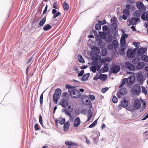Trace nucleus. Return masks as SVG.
<instances>
[{
    "label": "nucleus",
    "mask_w": 148,
    "mask_h": 148,
    "mask_svg": "<svg viewBox=\"0 0 148 148\" xmlns=\"http://www.w3.org/2000/svg\"><path fill=\"white\" fill-rule=\"evenodd\" d=\"M141 18L143 21H146L148 22V11L143 12L141 16Z\"/></svg>",
    "instance_id": "13"
},
{
    "label": "nucleus",
    "mask_w": 148,
    "mask_h": 148,
    "mask_svg": "<svg viewBox=\"0 0 148 148\" xmlns=\"http://www.w3.org/2000/svg\"><path fill=\"white\" fill-rule=\"evenodd\" d=\"M144 12L140 10H136L134 12V16L136 17H139L140 16L141 14Z\"/></svg>",
    "instance_id": "25"
},
{
    "label": "nucleus",
    "mask_w": 148,
    "mask_h": 148,
    "mask_svg": "<svg viewBox=\"0 0 148 148\" xmlns=\"http://www.w3.org/2000/svg\"><path fill=\"white\" fill-rule=\"evenodd\" d=\"M90 73H87L84 74L82 77L81 78V80L82 81H85L87 80L88 77L90 76Z\"/></svg>",
    "instance_id": "22"
},
{
    "label": "nucleus",
    "mask_w": 148,
    "mask_h": 148,
    "mask_svg": "<svg viewBox=\"0 0 148 148\" xmlns=\"http://www.w3.org/2000/svg\"><path fill=\"white\" fill-rule=\"evenodd\" d=\"M86 105H89L91 103L89 99H86L85 101V103H84Z\"/></svg>",
    "instance_id": "53"
},
{
    "label": "nucleus",
    "mask_w": 148,
    "mask_h": 148,
    "mask_svg": "<svg viewBox=\"0 0 148 148\" xmlns=\"http://www.w3.org/2000/svg\"><path fill=\"white\" fill-rule=\"evenodd\" d=\"M107 78V75L105 74L100 75V79L102 81L105 80Z\"/></svg>",
    "instance_id": "29"
},
{
    "label": "nucleus",
    "mask_w": 148,
    "mask_h": 148,
    "mask_svg": "<svg viewBox=\"0 0 148 148\" xmlns=\"http://www.w3.org/2000/svg\"><path fill=\"white\" fill-rule=\"evenodd\" d=\"M120 70V66L116 65L112 66L111 69V73H116L119 72Z\"/></svg>",
    "instance_id": "7"
},
{
    "label": "nucleus",
    "mask_w": 148,
    "mask_h": 148,
    "mask_svg": "<svg viewBox=\"0 0 148 148\" xmlns=\"http://www.w3.org/2000/svg\"><path fill=\"white\" fill-rule=\"evenodd\" d=\"M128 105V101L126 99H124L123 101H121V105L122 106L123 108L127 107Z\"/></svg>",
    "instance_id": "20"
},
{
    "label": "nucleus",
    "mask_w": 148,
    "mask_h": 148,
    "mask_svg": "<svg viewBox=\"0 0 148 148\" xmlns=\"http://www.w3.org/2000/svg\"><path fill=\"white\" fill-rule=\"evenodd\" d=\"M133 44L135 47L137 48H138L139 47L138 46L140 45L139 42H133Z\"/></svg>",
    "instance_id": "52"
},
{
    "label": "nucleus",
    "mask_w": 148,
    "mask_h": 148,
    "mask_svg": "<svg viewBox=\"0 0 148 148\" xmlns=\"http://www.w3.org/2000/svg\"><path fill=\"white\" fill-rule=\"evenodd\" d=\"M89 95L90 98L92 101H93L95 100V97L94 95Z\"/></svg>",
    "instance_id": "59"
},
{
    "label": "nucleus",
    "mask_w": 148,
    "mask_h": 148,
    "mask_svg": "<svg viewBox=\"0 0 148 148\" xmlns=\"http://www.w3.org/2000/svg\"><path fill=\"white\" fill-rule=\"evenodd\" d=\"M52 28V27L50 24H47L44 26L43 29L44 31H47L50 29Z\"/></svg>",
    "instance_id": "26"
},
{
    "label": "nucleus",
    "mask_w": 148,
    "mask_h": 148,
    "mask_svg": "<svg viewBox=\"0 0 148 148\" xmlns=\"http://www.w3.org/2000/svg\"><path fill=\"white\" fill-rule=\"evenodd\" d=\"M97 121L98 119L95 120L92 123L88 126V127L91 128L94 127L97 125Z\"/></svg>",
    "instance_id": "34"
},
{
    "label": "nucleus",
    "mask_w": 148,
    "mask_h": 148,
    "mask_svg": "<svg viewBox=\"0 0 148 148\" xmlns=\"http://www.w3.org/2000/svg\"><path fill=\"white\" fill-rule=\"evenodd\" d=\"M102 29L104 32H108L109 31V29L107 25H104L103 26Z\"/></svg>",
    "instance_id": "35"
},
{
    "label": "nucleus",
    "mask_w": 148,
    "mask_h": 148,
    "mask_svg": "<svg viewBox=\"0 0 148 148\" xmlns=\"http://www.w3.org/2000/svg\"><path fill=\"white\" fill-rule=\"evenodd\" d=\"M139 61V59L138 58H134L132 61V63L134 64H137Z\"/></svg>",
    "instance_id": "41"
},
{
    "label": "nucleus",
    "mask_w": 148,
    "mask_h": 148,
    "mask_svg": "<svg viewBox=\"0 0 148 148\" xmlns=\"http://www.w3.org/2000/svg\"><path fill=\"white\" fill-rule=\"evenodd\" d=\"M99 78L100 79V75L98 73H97L95 76L94 77L93 79L95 80H97Z\"/></svg>",
    "instance_id": "48"
},
{
    "label": "nucleus",
    "mask_w": 148,
    "mask_h": 148,
    "mask_svg": "<svg viewBox=\"0 0 148 148\" xmlns=\"http://www.w3.org/2000/svg\"><path fill=\"white\" fill-rule=\"evenodd\" d=\"M125 66L126 68L130 71H133L135 69V66L129 62H126L125 63Z\"/></svg>",
    "instance_id": "8"
},
{
    "label": "nucleus",
    "mask_w": 148,
    "mask_h": 148,
    "mask_svg": "<svg viewBox=\"0 0 148 148\" xmlns=\"http://www.w3.org/2000/svg\"><path fill=\"white\" fill-rule=\"evenodd\" d=\"M69 123L68 121H67L64 123L63 126V129L64 131H66L68 129L69 126Z\"/></svg>",
    "instance_id": "28"
},
{
    "label": "nucleus",
    "mask_w": 148,
    "mask_h": 148,
    "mask_svg": "<svg viewBox=\"0 0 148 148\" xmlns=\"http://www.w3.org/2000/svg\"><path fill=\"white\" fill-rule=\"evenodd\" d=\"M45 91H44L41 94L40 97V102L41 105H42L43 103V93Z\"/></svg>",
    "instance_id": "40"
},
{
    "label": "nucleus",
    "mask_w": 148,
    "mask_h": 148,
    "mask_svg": "<svg viewBox=\"0 0 148 148\" xmlns=\"http://www.w3.org/2000/svg\"><path fill=\"white\" fill-rule=\"evenodd\" d=\"M46 16H45L40 20L38 25L37 26V27H41L46 22Z\"/></svg>",
    "instance_id": "15"
},
{
    "label": "nucleus",
    "mask_w": 148,
    "mask_h": 148,
    "mask_svg": "<svg viewBox=\"0 0 148 148\" xmlns=\"http://www.w3.org/2000/svg\"><path fill=\"white\" fill-rule=\"evenodd\" d=\"M142 88V92L145 95L147 94V90L143 86H141Z\"/></svg>",
    "instance_id": "50"
},
{
    "label": "nucleus",
    "mask_w": 148,
    "mask_h": 148,
    "mask_svg": "<svg viewBox=\"0 0 148 148\" xmlns=\"http://www.w3.org/2000/svg\"><path fill=\"white\" fill-rule=\"evenodd\" d=\"M90 108L88 109V114H92V110H91V108L92 107V106L91 104H90Z\"/></svg>",
    "instance_id": "56"
},
{
    "label": "nucleus",
    "mask_w": 148,
    "mask_h": 148,
    "mask_svg": "<svg viewBox=\"0 0 148 148\" xmlns=\"http://www.w3.org/2000/svg\"><path fill=\"white\" fill-rule=\"evenodd\" d=\"M146 51L145 49L143 47L139 48L136 52V54L138 56H141L144 54Z\"/></svg>",
    "instance_id": "12"
},
{
    "label": "nucleus",
    "mask_w": 148,
    "mask_h": 148,
    "mask_svg": "<svg viewBox=\"0 0 148 148\" xmlns=\"http://www.w3.org/2000/svg\"><path fill=\"white\" fill-rule=\"evenodd\" d=\"M59 123L60 124L63 125L65 123V118H61L59 120Z\"/></svg>",
    "instance_id": "42"
},
{
    "label": "nucleus",
    "mask_w": 148,
    "mask_h": 148,
    "mask_svg": "<svg viewBox=\"0 0 148 148\" xmlns=\"http://www.w3.org/2000/svg\"><path fill=\"white\" fill-rule=\"evenodd\" d=\"M119 93L121 95H125L127 93L126 88H122L119 90Z\"/></svg>",
    "instance_id": "23"
},
{
    "label": "nucleus",
    "mask_w": 148,
    "mask_h": 148,
    "mask_svg": "<svg viewBox=\"0 0 148 148\" xmlns=\"http://www.w3.org/2000/svg\"><path fill=\"white\" fill-rule=\"evenodd\" d=\"M81 123V121L79 117H77L74 121L73 126L75 127H78Z\"/></svg>",
    "instance_id": "14"
},
{
    "label": "nucleus",
    "mask_w": 148,
    "mask_h": 148,
    "mask_svg": "<svg viewBox=\"0 0 148 148\" xmlns=\"http://www.w3.org/2000/svg\"><path fill=\"white\" fill-rule=\"evenodd\" d=\"M47 8H48V5L47 4L45 6V8L44 10L43 11V15L45 14L46 13Z\"/></svg>",
    "instance_id": "60"
},
{
    "label": "nucleus",
    "mask_w": 148,
    "mask_h": 148,
    "mask_svg": "<svg viewBox=\"0 0 148 148\" xmlns=\"http://www.w3.org/2000/svg\"><path fill=\"white\" fill-rule=\"evenodd\" d=\"M134 107L136 109H139L141 106V105L138 99H135L134 101Z\"/></svg>",
    "instance_id": "9"
},
{
    "label": "nucleus",
    "mask_w": 148,
    "mask_h": 148,
    "mask_svg": "<svg viewBox=\"0 0 148 148\" xmlns=\"http://www.w3.org/2000/svg\"><path fill=\"white\" fill-rule=\"evenodd\" d=\"M98 41L97 45L100 48H103L106 46V43L102 41V39L100 38L96 40Z\"/></svg>",
    "instance_id": "10"
},
{
    "label": "nucleus",
    "mask_w": 148,
    "mask_h": 148,
    "mask_svg": "<svg viewBox=\"0 0 148 148\" xmlns=\"http://www.w3.org/2000/svg\"><path fill=\"white\" fill-rule=\"evenodd\" d=\"M34 129L36 131H37L39 130L38 123H36L35 124L34 126Z\"/></svg>",
    "instance_id": "62"
},
{
    "label": "nucleus",
    "mask_w": 148,
    "mask_h": 148,
    "mask_svg": "<svg viewBox=\"0 0 148 148\" xmlns=\"http://www.w3.org/2000/svg\"><path fill=\"white\" fill-rule=\"evenodd\" d=\"M142 60L146 62H148V56L145 55H143L141 57Z\"/></svg>",
    "instance_id": "33"
},
{
    "label": "nucleus",
    "mask_w": 148,
    "mask_h": 148,
    "mask_svg": "<svg viewBox=\"0 0 148 148\" xmlns=\"http://www.w3.org/2000/svg\"><path fill=\"white\" fill-rule=\"evenodd\" d=\"M60 14V12L58 11L54 14V15L52 17V18L54 19Z\"/></svg>",
    "instance_id": "46"
},
{
    "label": "nucleus",
    "mask_w": 148,
    "mask_h": 148,
    "mask_svg": "<svg viewBox=\"0 0 148 148\" xmlns=\"http://www.w3.org/2000/svg\"><path fill=\"white\" fill-rule=\"evenodd\" d=\"M140 20V18L137 17L132 18L130 20V18L127 19V22L129 23L128 26L130 25L131 24L133 25H136L137 22L139 21Z\"/></svg>",
    "instance_id": "4"
},
{
    "label": "nucleus",
    "mask_w": 148,
    "mask_h": 148,
    "mask_svg": "<svg viewBox=\"0 0 148 148\" xmlns=\"http://www.w3.org/2000/svg\"><path fill=\"white\" fill-rule=\"evenodd\" d=\"M92 33L95 36V38L96 40H97L100 38L97 32L96 31L93 29H92V30L90 31V34H92Z\"/></svg>",
    "instance_id": "24"
},
{
    "label": "nucleus",
    "mask_w": 148,
    "mask_h": 148,
    "mask_svg": "<svg viewBox=\"0 0 148 148\" xmlns=\"http://www.w3.org/2000/svg\"><path fill=\"white\" fill-rule=\"evenodd\" d=\"M108 64H105L104 65V67L101 68L100 70L101 72L102 73H105L107 72L108 70Z\"/></svg>",
    "instance_id": "21"
},
{
    "label": "nucleus",
    "mask_w": 148,
    "mask_h": 148,
    "mask_svg": "<svg viewBox=\"0 0 148 148\" xmlns=\"http://www.w3.org/2000/svg\"><path fill=\"white\" fill-rule=\"evenodd\" d=\"M99 36H100V38L103 39H105V38L106 37V35L103 32H99Z\"/></svg>",
    "instance_id": "36"
},
{
    "label": "nucleus",
    "mask_w": 148,
    "mask_h": 148,
    "mask_svg": "<svg viewBox=\"0 0 148 148\" xmlns=\"http://www.w3.org/2000/svg\"><path fill=\"white\" fill-rule=\"evenodd\" d=\"M123 14L126 15H128L129 14V11L128 9L125 8L123 10Z\"/></svg>",
    "instance_id": "39"
},
{
    "label": "nucleus",
    "mask_w": 148,
    "mask_h": 148,
    "mask_svg": "<svg viewBox=\"0 0 148 148\" xmlns=\"http://www.w3.org/2000/svg\"><path fill=\"white\" fill-rule=\"evenodd\" d=\"M137 79L140 84L142 85L143 82V76L142 74L140 73L138 74Z\"/></svg>",
    "instance_id": "19"
},
{
    "label": "nucleus",
    "mask_w": 148,
    "mask_h": 148,
    "mask_svg": "<svg viewBox=\"0 0 148 148\" xmlns=\"http://www.w3.org/2000/svg\"><path fill=\"white\" fill-rule=\"evenodd\" d=\"M108 48L109 49H112L114 48L112 44H110L108 45Z\"/></svg>",
    "instance_id": "63"
},
{
    "label": "nucleus",
    "mask_w": 148,
    "mask_h": 148,
    "mask_svg": "<svg viewBox=\"0 0 148 148\" xmlns=\"http://www.w3.org/2000/svg\"><path fill=\"white\" fill-rule=\"evenodd\" d=\"M112 39V36L110 34H109L108 35V37L106 38L107 42H110Z\"/></svg>",
    "instance_id": "32"
},
{
    "label": "nucleus",
    "mask_w": 148,
    "mask_h": 148,
    "mask_svg": "<svg viewBox=\"0 0 148 148\" xmlns=\"http://www.w3.org/2000/svg\"><path fill=\"white\" fill-rule=\"evenodd\" d=\"M136 6L139 10L142 11H145V8L142 2H139L138 1L136 3Z\"/></svg>",
    "instance_id": "6"
},
{
    "label": "nucleus",
    "mask_w": 148,
    "mask_h": 148,
    "mask_svg": "<svg viewBox=\"0 0 148 148\" xmlns=\"http://www.w3.org/2000/svg\"><path fill=\"white\" fill-rule=\"evenodd\" d=\"M38 20H34L32 22V24L33 25H34V26L36 25L38 22Z\"/></svg>",
    "instance_id": "61"
},
{
    "label": "nucleus",
    "mask_w": 148,
    "mask_h": 148,
    "mask_svg": "<svg viewBox=\"0 0 148 148\" xmlns=\"http://www.w3.org/2000/svg\"><path fill=\"white\" fill-rule=\"evenodd\" d=\"M84 73V70H82L78 74V77H80L82 76Z\"/></svg>",
    "instance_id": "55"
},
{
    "label": "nucleus",
    "mask_w": 148,
    "mask_h": 148,
    "mask_svg": "<svg viewBox=\"0 0 148 148\" xmlns=\"http://www.w3.org/2000/svg\"><path fill=\"white\" fill-rule=\"evenodd\" d=\"M145 27L147 28V34H148V22L145 23L144 24Z\"/></svg>",
    "instance_id": "64"
},
{
    "label": "nucleus",
    "mask_w": 148,
    "mask_h": 148,
    "mask_svg": "<svg viewBox=\"0 0 148 148\" xmlns=\"http://www.w3.org/2000/svg\"><path fill=\"white\" fill-rule=\"evenodd\" d=\"M65 144L67 145L70 146L74 144V143L71 141H67L65 142Z\"/></svg>",
    "instance_id": "44"
},
{
    "label": "nucleus",
    "mask_w": 148,
    "mask_h": 148,
    "mask_svg": "<svg viewBox=\"0 0 148 148\" xmlns=\"http://www.w3.org/2000/svg\"><path fill=\"white\" fill-rule=\"evenodd\" d=\"M135 55V52L130 49H129L127 51V55L130 58H133Z\"/></svg>",
    "instance_id": "11"
},
{
    "label": "nucleus",
    "mask_w": 148,
    "mask_h": 148,
    "mask_svg": "<svg viewBox=\"0 0 148 148\" xmlns=\"http://www.w3.org/2000/svg\"><path fill=\"white\" fill-rule=\"evenodd\" d=\"M64 112L66 114L69 116L70 118L71 117V114L70 113V112H69L67 110H64Z\"/></svg>",
    "instance_id": "57"
},
{
    "label": "nucleus",
    "mask_w": 148,
    "mask_h": 148,
    "mask_svg": "<svg viewBox=\"0 0 148 148\" xmlns=\"http://www.w3.org/2000/svg\"><path fill=\"white\" fill-rule=\"evenodd\" d=\"M116 19L115 16H113L112 18L110 20L111 22H113V23L111 25L112 26L111 28L112 29L113 28V29L115 31H118V29H117V25L116 23Z\"/></svg>",
    "instance_id": "5"
},
{
    "label": "nucleus",
    "mask_w": 148,
    "mask_h": 148,
    "mask_svg": "<svg viewBox=\"0 0 148 148\" xmlns=\"http://www.w3.org/2000/svg\"><path fill=\"white\" fill-rule=\"evenodd\" d=\"M60 103L62 107L64 108L66 107L68 105V101L64 99H62L61 102H60Z\"/></svg>",
    "instance_id": "17"
},
{
    "label": "nucleus",
    "mask_w": 148,
    "mask_h": 148,
    "mask_svg": "<svg viewBox=\"0 0 148 148\" xmlns=\"http://www.w3.org/2000/svg\"><path fill=\"white\" fill-rule=\"evenodd\" d=\"M112 101L114 103H116L118 102V99L114 95L113 96V97Z\"/></svg>",
    "instance_id": "47"
},
{
    "label": "nucleus",
    "mask_w": 148,
    "mask_h": 148,
    "mask_svg": "<svg viewBox=\"0 0 148 148\" xmlns=\"http://www.w3.org/2000/svg\"><path fill=\"white\" fill-rule=\"evenodd\" d=\"M79 61L82 64L84 63L85 62L82 56L80 55H79L77 56Z\"/></svg>",
    "instance_id": "27"
},
{
    "label": "nucleus",
    "mask_w": 148,
    "mask_h": 148,
    "mask_svg": "<svg viewBox=\"0 0 148 148\" xmlns=\"http://www.w3.org/2000/svg\"><path fill=\"white\" fill-rule=\"evenodd\" d=\"M107 52V50L106 49H103L101 51V55L103 56H105L106 55Z\"/></svg>",
    "instance_id": "45"
},
{
    "label": "nucleus",
    "mask_w": 148,
    "mask_h": 148,
    "mask_svg": "<svg viewBox=\"0 0 148 148\" xmlns=\"http://www.w3.org/2000/svg\"><path fill=\"white\" fill-rule=\"evenodd\" d=\"M53 8L55 9H58V3L57 1H56L53 2Z\"/></svg>",
    "instance_id": "51"
},
{
    "label": "nucleus",
    "mask_w": 148,
    "mask_h": 148,
    "mask_svg": "<svg viewBox=\"0 0 148 148\" xmlns=\"http://www.w3.org/2000/svg\"><path fill=\"white\" fill-rule=\"evenodd\" d=\"M101 24L100 23H97L96 24L95 26V29L97 30H99L101 29Z\"/></svg>",
    "instance_id": "37"
},
{
    "label": "nucleus",
    "mask_w": 148,
    "mask_h": 148,
    "mask_svg": "<svg viewBox=\"0 0 148 148\" xmlns=\"http://www.w3.org/2000/svg\"><path fill=\"white\" fill-rule=\"evenodd\" d=\"M61 94V90L59 88H57L53 95V100L54 103L57 104L58 102V99L59 98Z\"/></svg>",
    "instance_id": "1"
},
{
    "label": "nucleus",
    "mask_w": 148,
    "mask_h": 148,
    "mask_svg": "<svg viewBox=\"0 0 148 148\" xmlns=\"http://www.w3.org/2000/svg\"><path fill=\"white\" fill-rule=\"evenodd\" d=\"M64 10H68L69 9V6L68 3L66 2H64L63 5Z\"/></svg>",
    "instance_id": "30"
},
{
    "label": "nucleus",
    "mask_w": 148,
    "mask_h": 148,
    "mask_svg": "<svg viewBox=\"0 0 148 148\" xmlns=\"http://www.w3.org/2000/svg\"><path fill=\"white\" fill-rule=\"evenodd\" d=\"M120 43L121 45L123 46L126 44V42L125 41V38L121 36L120 39Z\"/></svg>",
    "instance_id": "31"
},
{
    "label": "nucleus",
    "mask_w": 148,
    "mask_h": 148,
    "mask_svg": "<svg viewBox=\"0 0 148 148\" xmlns=\"http://www.w3.org/2000/svg\"><path fill=\"white\" fill-rule=\"evenodd\" d=\"M92 71L93 73H95L96 71L97 67L95 66H92Z\"/></svg>",
    "instance_id": "49"
},
{
    "label": "nucleus",
    "mask_w": 148,
    "mask_h": 148,
    "mask_svg": "<svg viewBox=\"0 0 148 148\" xmlns=\"http://www.w3.org/2000/svg\"><path fill=\"white\" fill-rule=\"evenodd\" d=\"M127 109L130 111L133 112L134 111V110L133 108H131L130 107H129L126 108Z\"/></svg>",
    "instance_id": "58"
},
{
    "label": "nucleus",
    "mask_w": 148,
    "mask_h": 148,
    "mask_svg": "<svg viewBox=\"0 0 148 148\" xmlns=\"http://www.w3.org/2000/svg\"><path fill=\"white\" fill-rule=\"evenodd\" d=\"M145 66V63L143 62H140L137 63L136 68L138 70H140L143 69Z\"/></svg>",
    "instance_id": "18"
},
{
    "label": "nucleus",
    "mask_w": 148,
    "mask_h": 148,
    "mask_svg": "<svg viewBox=\"0 0 148 148\" xmlns=\"http://www.w3.org/2000/svg\"><path fill=\"white\" fill-rule=\"evenodd\" d=\"M92 51L93 52L94 54H98L100 52V50L99 47H93L92 49Z\"/></svg>",
    "instance_id": "16"
},
{
    "label": "nucleus",
    "mask_w": 148,
    "mask_h": 148,
    "mask_svg": "<svg viewBox=\"0 0 148 148\" xmlns=\"http://www.w3.org/2000/svg\"><path fill=\"white\" fill-rule=\"evenodd\" d=\"M112 45L114 48H116L118 45V43L116 40H113L112 42Z\"/></svg>",
    "instance_id": "38"
},
{
    "label": "nucleus",
    "mask_w": 148,
    "mask_h": 148,
    "mask_svg": "<svg viewBox=\"0 0 148 148\" xmlns=\"http://www.w3.org/2000/svg\"><path fill=\"white\" fill-rule=\"evenodd\" d=\"M66 87L68 89H75L76 88V87L75 86H71L69 84H66L65 85Z\"/></svg>",
    "instance_id": "43"
},
{
    "label": "nucleus",
    "mask_w": 148,
    "mask_h": 148,
    "mask_svg": "<svg viewBox=\"0 0 148 148\" xmlns=\"http://www.w3.org/2000/svg\"><path fill=\"white\" fill-rule=\"evenodd\" d=\"M99 22L101 23V25H102L106 24L107 23V22L105 19L101 21H99Z\"/></svg>",
    "instance_id": "54"
},
{
    "label": "nucleus",
    "mask_w": 148,
    "mask_h": 148,
    "mask_svg": "<svg viewBox=\"0 0 148 148\" xmlns=\"http://www.w3.org/2000/svg\"><path fill=\"white\" fill-rule=\"evenodd\" d=\"M140 86L139 84H135L134 85L131 90V92L133 95H138L140 90Z\"/></svg>",
    "instance_id": "2"
},
{
    "label": "nucleus",
    "mask_w": 148,
    "mask_h": 148,
    "mask_svg": "<svg viewBox=\"0 0 148 148\" xmlns=\"http://www.w3.org/2000/svg\"><path fill=\"white\" fill-rule=\"evenodd\" d=\"M70 94L71 96L73 98H79L81 95L80 92L75 89L71 90L70 92Z\"/></svg>",
    "instance_id": "3"
}]
</instances>
